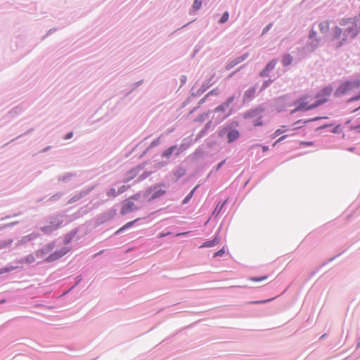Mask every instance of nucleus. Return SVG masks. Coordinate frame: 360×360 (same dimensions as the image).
<instances>
[{"instance_id": "f257e3e1", "label": "nucleus", "mask_w": 360, "mask_h": 360, "mask_svg": "<svg viewBox=\"0 0 360 360\" xmlns=\"http://www.w3.org/2000/svg\"><path fill=\"white\" fill-rule=\"evenodd\" d=\"M312 100L313 98L309 96L302 97L297 101L298 105L296 108V110H308L315 108L319 105L326 103V99H321L319 101L311 103Z\"/></svg>"}, {"instance_id": "f03ea898", "label": "nucleus", "mask_w": 360, "mask_h": 360, "mask_svg": "<svg viewBox=\"0 0 360 360\" xmlns=\"http://www.w3.org/2000/svg\"><path fill=\"white\" fill-rule=\"evenodd\" d=\"M357 18L343 19L340 24L342 25H347V27L345 30V34L350 37H354L359 31V27L357 25Z\"/></svg>"}, {"instance_id": "7ed1b4c3", "label": "nucleus", "mask_w": 360, "mask_h": 360, "mask_svg": "<svg viewBox=\"0 0 360 360\" xmlns=\"http://www.w3.org/2000/svg\"><path fill=\"white\" fill-rule=\"evenodd\" d=\"M360 87V80L349 81L341 84L335 91L337 96L349 94Z\"/></svg>"}, {"instance_id": "20e7f679", "label": "nucleus", "mask_w": 360, "mask_h": 360, "mask_svg": "<svg viewBox=\"0 0 360 360\" xmlns=\"http://www.w3.org/2000/svg\"><path fill=\"white\" fill-rule=\"evenodd\" d=\"M238 126L239 123L236 120H232L227 122V128L229 131L226 138L228 143H232L240 138V133L238 129H236V127Z\"/></svg>"}, {"instance_id": "39448f33", "label": "nucleus", "mask_w": 360, "mask_h": 360, "mask_svg": "<svg viewBox=\"0 0 360 360\" xmlns=\"http://www.w3.org/2000/svg\"><path fill=\"white\" fill-rule=\"evenodd\" d=\"M117 214V210L111 208L106 212L98 214L95 218L96 226H100L105 222L110 221Z\"/></svg>"}, {"instance_id": "423d86ee", "label": "nucleus", "mask_w": 360, "mask_h": 360, "mask_svg": "<svg viewBox=\"0 0 360 360\" xmlns=\"http://www.w3.org/2000/svg\"><path fill=\"white\" fill-rule=\"evenodd\" d=\"M214 77V75H212L210 78L206 79L200 88L198 89L195 92L193 91V87L191 89L190 94L191 96L198 97L201 96L207 89H208L215 82L213 80Z\"/></svg>"}, {"instance_id": "0eeeda50", "label": "nucleus", "mask_w": 360, "mask_h": 360, "mask_svg": "<svg viewBox=\"0 0 360 360\" xmlns=\"http://www.w3.org/2000/svg\"><path fill=\"white\" fill-rule=\"evenodd\" d=\"M70 251V248L67 247H63L59 250H56L53 252L51 253L47 257H46L44 260L46 263H51L55 262L64 255H65Z\"/></svg>"}, {"instance_id": "6e6552de", "label": "nucleus", "mask_w": 360, "mask_h": 360, "mask_svg": "<svg viewBox=\"0 0 360 360\" xmlns=\"http://www.w3.org/2000/svg\"><path fill=\"white\" fill-rule=\"evenodd\" d=\"M139 210V207L136 206L129 198H127L122 202L120 214L121 215L124 216L130 212H133Z\"/></svg>"}, {"instance_id": "1a4fd4ad", "label": "nucleus", "mask_w": 360, "mask_h": 360, "mask_svg": "<svg viewBox=\"0 0 360 360\" xmlns=\"http://www.w3.org/2000/svg\"><path fill=\"white\" fill-rule=\"evenodd\" d=\"M86 229L85 224H82L72 231L69 233H66L64 236L63 244L65 245H68L72 241L73 238L77 236V234L82 230Z\"/></svg>"}, {"instance_id": "9d476101", "label": "nucleus", "mask_w": 360, "mask_h": 360, "mask_svg": "<svg viewBox=\"0 0 360 360\" xmlns=\"http://www.w3.org/2000/svg\"><path fill=\"white\" fill-rule=\"evenodd\" d=\"M63 218L64 216L61 214L51 215L49 219V225L53 229L54 231L57 230L63 223Z\"/></svg>"}, {"instance_id": "9b49d317", "label": "nucleus", "mask_w": 360, "mask_h": 360, "mask_svg": "<svg viewBox=\"0 0 360 360\" xmlns=\"http://www.w3.org/2000/svg\"><path fill=\"white\" fill-rule=\"evenodd\" d=\"M221 225L218 228L217 231L215 232L213 238L210 240H207L205 241L202 245L200 246L201 248H211L217 245L220 242L219 233L221 229Z\"/></svg>"}, {"instance_id": "f8f14e48", "label": "nucleus", "mask_w": 360, "mask_h": 360, "mask_svg": "<svg viewBox=\"0 0 360 360\" xmlns=\"http://www.w3.org/2000/svg\"><path fill=\"white\" fill-rule=\"evenodd\" d=\"M258 83H256L254 86H252L247 89L243 96V103H246L251 101L255 96V93L257 89Z\"/></svg>"}, {"instance_id": "ddd939ff", "label": "nucleus", "mask_w": 360, "mask_h": 360, "mask_svg": "<svg viewBox=\"0 0 360 360\" xmlns=\"http://www.w3.org/2000/svg\"><path fill=\"white\" fill-rule=\"evenodd\" d=\"M56 247V242L52 241L47 245H46L44 247L39 249L35 252V255L37 257H43L45 255L48 254L51 251H52Z\"/></svg>"}, {"instance_id": "4468645a", "label": "nucleus", "mask_w": 360, "mask_h": 360, "mask_svg": "<svg viewBox=\"0 0 360 360\" xmlns=\"http://www.w3.org/2000/svg\"><path fill=\"white\" fill-rule=\"evenodd\" d=\"M192 142H193V140L191 139V136H188L186 138H184L182 140L181 145L179 147L177 146V150L175 152V156L178 157L184 151L187 150L191 145Z\"/></svg>"}, {"instance_id": "2eb2a0df", "label": "nucleus", "mask_w": 360, "mask_h": 360, "mask_svg": "<svg viewBox=\"0 0 360 360\" xmlns=\"http://www.w3.org/2000/svg\"><path fill=\"white\" fill-rule=\"evenodd\" d=\"M264 110L262 105H259L257 108L246 111L244 113L243 117L245 119H251L259 116Z\"/></svg>"}, {"instance_id": "dca6fc26", "label": "nucleus", "mask_w": 360, "mask_h": 360, "mask_svg": "<svg viewBox=\"0 0 360 360\" xmlns=\"http://www.w3.org/2000/svg\"><path fill=\"white\" fill-rule=\"evenodd\" d=\"M165 186V183H159L155 184L153 186H150L148 187L146 190L140 191L141 194V198L146 199L148 200V198L152 195V193L154 191V190L157 189L159 187Z\"/></svg>"}, {"instance_id": "f3484780", "label": "nucleus", "mask_w": 360, "mask_h": 360, "mask_svg": "<svg viewBox=\"0 0 360 360\" xmlns=\"http://www.w3.org/2000/svg\"><path fill=\"white\" fill-rule=\"evenodd\" d=\"M333 88L330 86H325L321 89L319 92L316 94V101H319L321 99H326V102L328 101V96L331 94Z\"/></svg>"}, {"instance_id": "a211bd4d", "label": "nucleus", "mask_w": 360, "mask_h": 360, "mask_svg": "<svg viewBox=\"0 0 360 360\" xmlns=\"http://www.w3.org/2000/svg\"><path fill=\"white\" fill-rule=\"evenodd\" d=\"M248 56L249 54L248 53H245L243 55L236 57L233 60L229 61L226 65V70H229L232 69L233 67L247 59Z\"/></svg>"}, {"instance_id": "6ab92c4d", "label": "nucleus", "mask_w": 360, "mask_h": 360, "mask_svg": "<svg viewBox=\"0 0 360 360\" xmlns=\"http://www.w3.org/2000/svg\"><path fill=\"white\" fill-rule=\"evenodd\" d=\"M143 218H137L134 220H132V221H130L127 223H126L124 225H123L122 226H121L120 229H118L115 233H114V236H118V235H120L122 234L123 232H124L125 231L128 230L129 229L133 227L138 221H139L140 220H141Z\"/></svg>"}, {"instance_id": "aec40b11", "label": "nucleus", "mask_w": 360, "mask_h": 360, "mask_svg": "<svg viewBox=\"0 0 360 360\" xmlns=\"http://www.w3.org/2000/svg\"><path fill=\"white\" fill-rule=\"evenodd\" d=\"M39 236V233H36V232H32V233L30 234H28V235H26L25 236H23L21 240H18L16 243V245L17 246H20L21 245H23V244H25L32 240H34L36 239L37 238H38Z\"/></svg>"}, {"instance_id": "412c9836", "label": "nucleus", "mask_w": 360, "mask_h": 360, "mask_svg": "<svg viewBox=\"0 0 360 360\" xmlns=\"http://www.w3.org/2000/svg\"><path fill=\"white\" fill-rule=\"evenodd\" d=\"M166 193V191L162 189L161 187L154 190L152 195L148 198V202H152L158 198H160Z\"/></svg>"}, {"instance_id": "4be33fe9", "label": "nucleus", "mask_w": 360, "mask_h": 360, "mask_svg": "<svg viewBox=\"0 0 360 360\" xmlns=\"http://www.w3.org/2000/svg\"><path fill=\"white\" fill-rule=\"evenodd\" d=\"M34 261H35V259H34V257L33 256V255L30 254L20 259L15 260V262L17 264V265L23 264H30L33 263Z\"/></svg>"}, {"instance_id": "5701e85b", "label": "nucleus", "mask_w": 360, "mask_h": 360, "mask_svg": "<svg viewBox=\"0 0 360 360\" xmlns=\"http://www.w3.org/2000/svg\"><path fill=\"white\" fill-rule=\"evenodd\" d=\"M177 150V145H172L162 152L161 154L162 158L169 159L172 155Z\"/></svg>"}, {"instance_id": "b1692460", "label": "nucleus", "mask_w": 360, "mask_h": 360, "mask_svg": "<svg viewBox=\"0 0 360 360\" xmlns=\"http://www.w3.org/2000/svg\"><path fill=\"white\" fill-rule=\"evenodd\" d=\"M227 201H228V199H226V200H224L223 202H219L217 203V205H216L214 210H213L212 215L217 217L220 214V212H221V210H223V208L227 203Z\"/></svg>"}, {"instance_id": "393cba45", "label": "nucleus", "mask_w": 360, "mask_h": 360, "mask_svg": "<svg viewBox=\"0 0 360 360\" xmlns=\"http://www.w3.org/2000/svg\"><path fill=\"white\" fill-rule=\"evenodd\" d=\"M203 1L202 0H194L191 8L189 10V14L192 15L199 11Z\"/></svg>"}, {"instance_id": "a878e982", "label": "nucleus", "mask_w": 360, "mask_h": 360, "mask_svg": "<svg viewBox=\"0 0 360 360\" xmlns=\"http://www.w3.org/2000/svg\"><path fill=\"white\" fill-rule=\"evenodd\" d=\"M138 174L139 173L134 168H132L126 173V176L122 181L124 183H127L135 178Z\"/></svg>"}, {"instance_id": "bb28decb", "label": "nucleus", "mask_w": 360, "mask_h": 360, "mask_svg": "<svg viewBox=\"0 0 360 360\" xmlns=\"http://www.w3.org/2000/svg\"><path fill=\"white\" fill-rule=\"evenodd\" d=\"M186 170L181 166H178L174 171V176L176 177L175 181H177L180 178L186 174Z\"/></svg>"}, {"instance_id": "cd10ccee", "label": "nucleus", "mask_w": 360, "mask_h": 360, "mask_svg": "<svg viewBox=\"0 0 360 360\" xmlns=\"http://www.w3.org/2000/svg\"><path fill=\"white\" fill-rule=\"evenodd\" d=\"M240 96V91L238 93H235L232 96L228 97L225 101L222 103L228 108L231 104H232L236 98H238Z\"/></svg>"}, {"instance_id": "c85d7f7f", "label": "nucleus", "mask_w": 360, "mask_h": 360, "mask_svg": "<svg viewBox=\"0 0 360 360\" xmlns=\"http://www.w3.org/2000/svg\"><path fill=\"white\" fill-rule=\"evenodd\" d=\"M75 176H76L75 173H72V172L65 173L63 175H59L58 176V181L68 182V181H70L71 179Z\"/></svg>"}, {"instance_id": "c756f323", "label": "nucleus", "mask_w": 360, "mask_h": 360, "mask_svg": "<svg viewBox=\"0 0 360 360\" xmlns=\"http://www.w3.org/2000/svg\"><path fill=\"white\" fill-rule=\"evenodd\" d=\"M19 266L18 265H12L11 264H7L6 266L2 267V268H0V275L1 274H7V273H9L12 271H14L16 269H18Z\"/></svg>"}, {"instance_id": "7c9ffc66", "label": "nucleus", "mask_w": 360, "mask_h": 360, "mask_svg": "<svg viewBox=\"0 0 360 360\" xmlns=\"http://www.w3.org/2000/svg\"><path fill=\"white\" fill-rule=\"evenodd\" d=\"M199 187V185H197L196 186H195L189 193L184 198V200H182V205H186L187 203L189 202V201L191 200V198H193L195 191Z\"/></svg>"}, {"instance_id": "2f4dec72", "label": "nucleus", "mask_w": 360, "mask_h": 360, "mask_svg": "<svg viewBox=\"0 0 360 360\" xmlns=\"http://www.w3.org/2000/svg\"><path fill=\"white\" fill-rule=\"evenodd\" d=\"M226 160L224 159L222 161L219 162L217 165L214 166L212 167V170L207 174V179H209L214 172H218L223 167V165L225 164Z\"/></svg>"}, {"instance_id": "473e14b6", "label": "nucleus", "mask_w": 360, "mask_h": 360, "mask_svg": "<svg viewBox=\"0 0 360 360\" xmlns=\"http://www.w3.org/2000/svg\"><path fill=\"white\" fill-rule=\"evenodd\" d=\"M212 110H208L207 112H203L202 114H200L195 119V122H204L207 118L209 117L210 113L212 112Z\"/></svg>"}, {"instance_id": "72a5a7b5", "label": "nucleus", "mask_w": 360, "mask_h": 360, "mask_svg": "<svg viewBox=\"0 0 360 360\" xmlns=\"http://www.w3.org/2000/svg\"><path fill=\"white\" fill-rule=\"evenodd\" d=\"M270 75V61L266 63L264 68L259 72V75L261 77H269Z\"/></svg>"}, {"instance_id": "f704fd0d", "label": "nucleus", "mask_w": 360, "mask_h": 360, "mask_svg": "<svg viewBox=\"0 0 360 360\" xmlns=\"http://www.w3.org/2000/svg\"><path fill=\"white\" fill-rule=\"evenodd\" d=\"M143 82V80L141 79L139 82H136L135 83H134L132 85H131V89L127 92L124 95V97H127L128 96L129 94H131L136 88H138L139 86H140Z\"/></svg>"}, {"instance_id": "c9c22d12", "label": "nucleus", "mask_w": 360, "mask_h": 360, "mask_svg": "<svg viewBox=\"0 0 360 360\" xmlns=\"http://www.w3.org/2000/svg\"><path fill=\"white\" fill-rule=\"evenodd\" d=\"M153 172L151 171H145L143 172L138 178L137 179L134 181V182H136V183H139V182H141L142 181H143L144 179H146V178H148L151 174H152Z\"/></svg>"}, {"instance_id": "e433bc0d", "label": "nucleus", "mask_w": 360, "mask_h": 360, "mask_svg": "<svg viewBox=\"0 0 360 360\" xmlns=\"http://www.w3.org/2000/svg\"><path fill=\"white\" fill-rule=\"evenodd\" d=\"M228 131L229 129L227 128V123H226L225 125L221 129H219L217 131L218 136L222 138L225 135L227 136Z\"/></svg>"}, {"instance_id": "4c0bfd02", "label": "nucleus", "mask_w": 360, "mask_h": 360, "mask_svg": "<svg viewBox=\"0 0 360 360\" xmlns=\"http://www.w3.org/2000/svg\"><path fill=\"white\" fill-rule=\"evenodd\" d=\"M292 61V57L290 55H285L282 58V63L284 66L289 65Z\"/></svg>"}, {"instance_id": "58836bf2", "label": "nucleus", "mask_w": 360, "mask_h": 360, "mask_svg": "<svg viewBox=\"0 0 360 360\" xmlns=\"http://www.w3.org/2000/svg\"><path fill=\"white\" fill-rule=\"evenodd\" d=\"M319 29L321 32H327L329 30V22L325 21L319 24Z\"/></svg>"}, {"instance_id": "ea45409f", "label": "nucleus", "mask_w": 360, "mask_h": 360, "mask_svg": "<svg viewBox=\"0 0 360 360\" xmlns=\"http://www.w3.org/2000/svg\"><path fill=\"white\" fill-rule=\"evenodd\" d=\"M229 18V13L228 11H225L221 15V16L219 18L218 22L219 24H224V23L228 21Z\"/></svg>"}, {"instance_id": "a19ab883", "label": "nucleus", "mask_w": 360, "mask_h": 360, "mask_svg": "<svg viewBox=\"0 0 360 360\" xmlns=\"http://www.w3.org/2000/svg\"><path fill=\"white\" fill-rule=\"evenodd\" d=\"M12 243H13L12 239L0 240V250L8 247L10 245H11Z\"/></svg>"}, {"instance_id": "79ce46f5", "label": "nucleus", "mask_w": 360, "mask_h": 360, "mask_svg": "<svg viewBox=\"0 0 360 360\" xmlns=\"http://www.w3.org/2000/svg\"><path fill=\"white\" fill-rule=\"evenodd\" d=\"M41 231L45 234H51L54 230L53 229L49 224L47 226H44L41 227Z\"/></svg>"}, {"instance_id": "37998d69", "label": "nucleus", "mask_w": 360, "mask_h": 360, "mask_svg": "<svg viewBox=\"0 0 360 360\" xmlns=\"http://www.w3.org/2000/svg\"><path fill=\"white\" fill-rule=\"evenodd\" d=\"M22 111V107L18 105L10 110L9 113L12 115H17Z\"/></svg>"}, {"instance_id": "c03bdc74", "label": "nucleus", "mask_w": 360, "mask_h": 360, "mask_svg": "<svg viewBox=\"0 0 360 360\" xmlns=\"http://www.w3.org/2000/svg\"><path fill=\"white\" fill-rule=\"evenodd\" d=\"M107 195L109 196V197H113V198H115L117 197L118 195H120L118 193V191H116L115 188H110L106 193Z\"/></svg>"}, {"instance_id": "a18cd8bd", "label": "nucleus", "mask_w": 360, "mask_h": 360, "mask_svg": "<svg viewBox=\"0 0 360 360\" xmlns=\"http://www.w3.org/2000/svg\"><path fill=\"white\" fill-rule=\"evenodd\" d=\"M227 108L223 104H220L219 105L217 106L213 110H212L214 112H224Z\"/></svg>"}, {"instance_id": "49530a36", "label": "nucleus", "mask_w": 360, "mask_h": 360, "mask_svg": "<svg viewBox=\"0 0 360 360\" xmlns=\"http://www.w3.org/2000/svg\"><path fill=\"white\" fill-rule=\"evenodd\" d=\"M63 195V193L62 192H58V193L54 194L53 195H52L51 197H50L49 200L52 201V202L57 201L61 198Z\"/></svg>"}, {"instance_id": "de8ad7c7", "label": "nucleus", "mask_w": 360, "mask_h": 360, "mask_svg": "<svg viewBox=\"0 0 360 360\" xmlns=\"http://www.w3.org/2000/svg\"><path fill=\"white\" fill-rule=\"evenodd\" d=\"M208 131H207L205 130V129L202 128L199 132L198 134H197L195 139V141L194 142H196L198 141L199 139H200L201 138H202L203 136H205V134L207 133Z\"/></svg>"}, {"instance_id": "09e8293b", "label": "nucleus", "mask_w": 360, "mask_h": 360, "mask_svg": "<svg viewBox=\"0 0 360 360\" xmlns=\"http://www.w3.org/2000/svg\"><path fill=\"white\" fill-rule=\"evenodd\" d=\"M225 254V247H222L219 250L217 251L214 253L212 257L216 258L219 257H222Z\"/></svg>"}, {"instance_id": "8fccbe9b", "label": "nucleus", "mask_w": 360, "mask_h": 360, "mask_svg": "<svg viewBox=\"0 0 360 360\" xmlns=\"http://www.w3.org/2000/svg\"><path fill=\"white\" fill-rule=\"evenodd\" d=\"M128 198H129L131 200L134 201H139L141 200V192L140 191L139 192H137L136 193L131 195L130 197H129Z\"/></svg>"}, {"instance_id": "3c124183", "label": "nucleus", "mask_w": 360, "mask_h": 360, "mask_svg": "<svg viewBox=\"0 0 360 360\" xmlns=\"http://www.w3.org/2000/svg\"><path fill=\"white\" fill-rule=\"evenodd\" d=\"M161 141H160V137H158L157 139H155V140H153L150 143V145L148 146L149 148H155L158 146H159L160 144Z\"/></svg>"}, {"instance_id": "603ef678", "label": "nucleus", "mask_w": 360, "mask_h": 360, "mask_svg": "<svg viewBox=\"0 0 360 360\" xmlns=\"http://www.w3.org/2000/svg\"><path fill=\"white\" fill-rule=\"evenodd\" d=\"M270 86V78L263 82L261 87L259 88V92H262Z\"/></svg>"}, {"instance_id": "864d4df0", "label": "nucleus", "mask_w": 360, "mask_h": 360, "mask_svg": "<svg viewBox=\"0 0 360 360\" xmlns=\"http://www.w3.org/2000/svg\"><path fill=\"white\" fill-rule=\"evenodd\" d=\"M81 198H82L81 197V195H79V193L75 195L74 196H72L68 202V204H72L79 200H80Z\"/></svg>"}, {"instance_id": "5fc2aeb1", "label": "nucleus", "mask_w": 360, "mask_h": 360, "mask_svg": "<svg viewBox=\"0 0 360 360\" xmlns=\"http://www.w3.org/2000/svg\"><path fill=\"white\" fill-rule=\"evenodd\" d=\"M253 125L255 127H260L263 125V122L261 116L257 117V118L253 121Z\"/></svg>"}, {"instance_id": "6e6d98bb", "label": "nucleus", "mask_w": 360, "mask_h": 360, "mask_svg": "<svg viewBox=\"0 0 360 360\" xmlns=\"http://www.w3.org/2000/svg\"><path fill=\"white\" fill-rule=\"evenodd\" d=\"M219 93H220L219 89L217 87V88H214L212 90H211L206 95L207 96V97H209L210 96H217L218 94H219Z\"/></svg>"}, {"instance_id": "4d7b16f0", "label": "nucleus", "mask_w": 360, "mask_h": 360, "mask_svg": "<svg viewBox=\"0 0 360 360\" xmlns=\"http://www.w3.org/2000/svg\"><path fill=\"white\" fill-rule=\"evenodd\" d=\"M34 131V128H30V129H28L26 132L19 135L18 137H16L15 139H13L11 141V142H13V141H15V140L24 136H26L27 134H31L32 131Z\"/></svg>"}, {"instance_id": "13d9d810", "label": "nucleus", "mask_w": 360, "mask_h": 360, "mask_svg": "<svg viewBox=\"0 0 360 360\" xmlns=\"http://www.w3.org/2000/svg\"><path fill=\"white\" fill-rule=\"evenodd\" d=\"M167 162H165V161L158 162L155 163L154 168L158 169H160V168L165 167V165H167Z\"/></svg>"}, {"instance_id": "bf43d9fd", "label": "nucleus", "mask_w": 360, "mask_h": 360, "mask_svg": "<svg viewBox=\"0 0 360 360\" xmlns=\"http://www.w3.org/2000/svg\"><path fill=\"white\" fill-rule=\"evenodd\" d=\"M93 188H86L82 191H80L79 193V195H81V197L82 198H84L85 197L86 195H88L91 191H92Z\"/></svg>"}, {"instance_id": "052dcab7", "label": "nucleus", "mask_w": 360, "mask_h": 360, "mask_svg": "<svg viewBox=\"0 0 360 360\" xmlns=\"http://www.w3.org/2000/svg\"><path fill=\"white\" fill-rule=\"evenodd\" d=\"M93 188H86L82 191H80L79 193V195H81V197L82 198H84L85 197L86 195H88L91 191H92Z\"/></svg>"}, {"instance_id": "680f3d73", "label": "nucleus", "mask_w": 360, "mask_h": 360, "mask_svg": "<svg viewBox=\"0 0 360 360\" xmlns=\"http://www.w3.org/2000/svg\"><path fill=\"white\" fill-rule=\"evenodd\" d=\"M268 278L267 275L262 276H254L251 278V280L253 281H262Z\"/></svg>"}, {"instance_id": "e2e57ef3", "label": "nucleus", "mask_w": 360, "mask_h": 360, "mask_svg": "<svg viewBox=\"0 0 360 360\" xmlns=\"http://www.w3.org/2000/svg\"><path fill=\"white\" fill-rule=\"evenodd\" d=\"M131 187L130 185H123L118 189V193L122 194L127 191Z\"/></svg>"}, {"instance_id": "0e129e2a", "label": "nucleus", "mask_w": 360, "mask_h": 360, "mask_svg": "<svg viewBox=\"0 0 360 360\" xmlns=\"http://www.w3.org/2000/svg\"><path fill=\"white\" fill-rule=\"evenodd\" d=\"M333 33H334V37L336 39H338V38H340V37L342 34V30L339 27H335L334 29Z\"/></svg>"}, {"instance_id": "69168bd1", "label": "nucleus", "mask_w": 360, "mask_h": 360, "mask_svg": "<svg viewBox=\"0 0 360 360\" xmlns=\"http://www.w3.org/2000/svg\"><path fill=\"white\" fill-rule=\"evenodd\" d=\"M146 162H143L142 164H140L137 165L136 167H134V169L139 173L142 169L145 168Z\"/></svg>"}, {"instance_id": "338daca9", "label": "nucleus", "mask_w": 360, "mask_h": 360, "mask_svg": "<svg viewBox=\"0 0 360 360\" xmlns=\"http://www.w3.org/2000/svg\"><path fill=\"white\" fill-rule=\"evenodd\" d=\"M146 162H143L142 164H140L137 165L136 167H134V169L139 173L142 169L145 168Z\"/></svg>"}, {"instance_id": "774afa93", "label": "nucleus", "mask_w": 360, "mask_h": 360, "mask_svg": "<svg viewBox=\"0 0 360 360\" xmlns=\"http://www.w3.org/2000/svg\"><path fill=\"white\" fill-rule=\"evenodd\" d=\"M207 98H208V97H207V95H205L203 98H202L198 101V105H198V106H199V108H200L202 104H204V103L206 102V101H207Z\"/></svg>"}]
</instances>
